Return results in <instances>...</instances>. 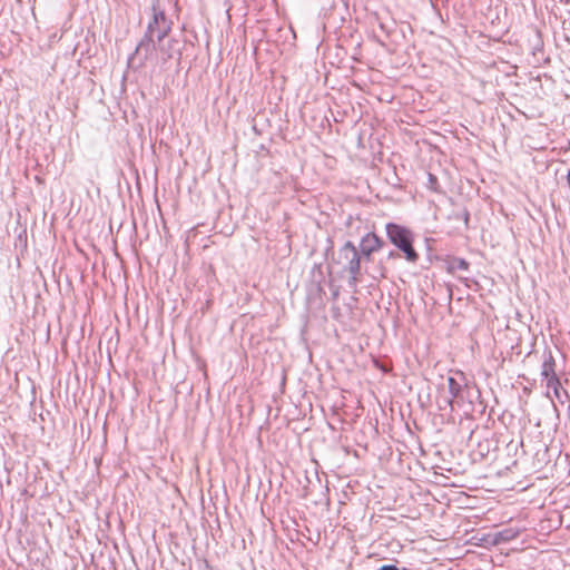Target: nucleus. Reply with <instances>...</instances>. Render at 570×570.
Segmentation results:
<instances>
[{"label":"nucleus","instance_id":"1","mask_svg":"<svg viewBox=\"0 0 570 570\" xmlns=\"http://www.w3.org/2000/svg\"><path fill=\"white\" fill-rule=\"evenodd\" d=\"M385 230L390 242L404 253L409 262L415 263L419 259V254L413 248V234L409 228L395 223H389L385 226Z\"/></svg>","mask_w":570,"mask_h":570},{"label":"nucleus","instance_id":"2","mask_svg":"<svg viewBox=\"0 0 570 570\" xmlns=\"http://www.w3.org/2000/svg\"><path fill=\"white\" fill-rule=\"evenodd\" d=\"M158 45L157 40L148 35H144L142 39L138 42L135 51L128 58L129 67L139 69L147 62L157 63L158 57Z\"/></svg>","mask_w":570,"mask_h":570},{"label":"nucleus","instance_id":"3","mask_svg":"<svg viewBox=\"0 0 570 570\" xmlns=\"http://www.w3.org/2000/svg\"><path fill=\"white\" fill-rule=\"evenodd\" d=\"M340 259L344 262V269L348 273V285L355 288L361 281V254L355 245L347 240L338 250Z\"/></svg>","mask_w":570,"mask_h":570},{"label":"nucleus","instance_id":"4","mask_svg":"<svg viewBox=\"0 0 570 570\" xmlns=\"http://www.w3.org/2000/svg\"><path fill=\"white\" fill-rule=\"evenodd\" d=\"M173 22L166 17L157 3L153 4V17L148 22L146 35L153 37L157 41L166 39L171 30Z\"/></svg>","mask_w":570,"mask_h":570},{"label":"nucleus","instance_id":"5","mask_svg":"<svg viewBox=\"0 0 570 570\" xmlns=\"http://www.w3.org/2000/svg\"><path fill=\"white\" fill-rule=\"evenodd\" d=\"M384 242L374 233H367L361 239L360 250L361 257L370 261L373 253L380 250Z\"/></svg>","mask_w":570,"mask_h":570},{"label":"nucleus","instance_id":"6","mask_svg":"<svg viewBox=\"0 0 570 570\" xmlns=\"http://www.w3.org/2000/svg\"><path fill=\"white\" fill-rule=\"evenodd\" d=\"M542 357H543V360H542L541 373H540L542 381H546L547 383L553 381L554 383H557V380L559 377L556 372L557 363H556L554 356L552 355V352L544 351Z\"/></svg>","mask_w":570,"mask_h":570},{"label":"nucleus","instance_id":"7","mask_svg":"<svg viewBox=\"0 0 570 570\" xmlns=\"http://www.w3.org/2000/svg\"><path fill=\"white\" fill-rule=\"evenodd\" d=\"M158 51L161 53L163 62L173 59L176 53H179V41L174 38H166L163 41H157Z\"/></svg>","mask_w":570,"mask_h":570},{"label":"nucleus","instance_id":"8","mask_svg":"<svg viewBox=\"0 0 570 570\" xmlns=\"http://www.w3.org/2000/svg\"><path fill=\"white\" fill-rule=\"evenodd\" d=\"M448 387L450 396H452L455 400L461 397L462 385L454 377L450 376L448 379Z\"/></svg>","mask_w":570,"mask_h":570},{"label":"nucleus","instance_id":"9","mask_svg":"<svg viewBox=\"0 0 570 570\" xmlns=\"http://www.w3.org/2000/svg\"><path fill=\"white\" fill-rule=\"evenodd\" d=\"M547 387L553 391L554 396L563 403L562 395L569 396L568 392L566 390H562L560 379L557 380V383L553 381L547 383Z\"/></svg>","mask_w":570,"mask_h":570},{"label":"nucleus","instance_id":"10","mask_svg":"<svg viewBox=\"0 0 570 570\" xmlns=\"http://www.w3.org/2000/svg\"><path fill=\"white\" fill-rule=\"evenodd\" d=\"M451 268L454 271H468L469 263L463 258H454L451 263Z\"/></svg>","mask_w":570,"mask_h":570},{"label":"nucleus","instance_id":"11","mask_svg":"<svg viewBox=\"0 0 570 570\" xmlns=\"http://www.w3.org/2000/svg\"><path fill=\"white\" fill-rule=\"evenodd\" d=\"M454 402L455 399H453L452 396H444L442 397V401L439 403V409L446 410L449 407L452 411Z\"/></svg>","mask_w":570,"mask_h":570},{"label":"nucleus","instance_id":"12","mask_svg":"<svg viewBox=\"0 0 570 570\" xmlns=\"http://www.w3.org/2000/svg\"><path fill=\"white\" fill-rule=\"evenodd\" d=\"M499 537L502 540L508 541V540L513 539L515 537V533L512 530H504V531L499 533Z\"/></svg>","mask_w":570,"mask_h":570},{"label":"nucleus","instance_id":"13","mask_svg":"<svg viewBox=\"0 0 570 570\" xmlns=\"http://www.w3.org/2000/svg\"><path fill=\"white\" fill-rule=\"evenodd\" d=\"M379 570H399V568L394 564H384Z\"/></svg>","mask_w":570,"mask_h":570},{"label":"nucleus","instance_id":"14","mask_svg":"<svg viewBox=\"0 0 570 570\" xmlns=\"http://www.w3.org/2000/svg\"><path fill=\"white\" fill-rule=\"evenodd\" d=\"M380 28L389 35L390 30L387 29V26L383 22H380Z\"/></svg>","mask_w":570,"mask_h":570},{"label":"nucleus","instance_id":"15","mask_svg":"<svg viewBox=\"0 0 570 570\" xmlns=\"http://www.w3.org/2000/svg\"><path fill=\"white\" fill-rule=\"evenodd\" d=\"M429 180L431 184H434V183H436V177L433 176L432 174H429Z\"/></svg>","mask_w":570,"mask_h":570},{"label":"nucleus","instance_id":"16","mask_svg":"<svg viewBox=\"0 0 570 570\" xmlns=\"http://www.w3.org/2000/svg\"><path fill=\"white\" fill-rule=\"evenodd\" d=\"M567 180H568V184H569V187H570V170L568 173Z\"/></svg>","mask_w":570,"mask_h":570}]
</instances>
